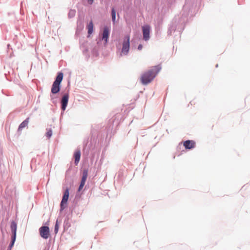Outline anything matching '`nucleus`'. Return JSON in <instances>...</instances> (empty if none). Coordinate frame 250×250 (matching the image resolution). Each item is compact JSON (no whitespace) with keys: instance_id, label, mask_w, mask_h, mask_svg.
Returning <instances> with one entry per match:
<instances>
[{"instance_id":"20e7f679","label":"nucleus","mask_w":250,"mask_h":250,"mask_svg":"<svg viewBox=\"0 0 250 250\" xmlns=\"http://www.w3.org/2000/svg\"><path fill=\"white\" fill-rule=\"evenodd\" d=\"M41 236L45 239L49 238L50 236L49 228L47 226L41 227L39 229Z\"/></svg>"},{"instance_id":"aec40b11","label":"nucleus","mask_w":250,"mask_h":250,"mask_svg":"<svg viewBox=\"0 0 250 250\" xmlns=\"http://www.w3.org/2000/svg\"><path fill=\"white\" fill-rule=\"evenodd\" d=\"M88 1L90 4H92L93 2V0H88Z\"/></svg>"},{"instance_id":"4468645a","label":"nucleus","mask_w":250,"mask_h":250,"mask_svg":"<svg viewBox=\"0 0 250 250\" xmlns=\"http://www.w3.org/2000/svg\"><path fill=\"white\" fill-rule=\"evenodd\" d=\"M87 29L88 30V35H91L93 31V23L92 21H91L87 25Z\"/></svg>"},{"instance_id":"6e6552de","label":"nucleus","mask_w":250,"mask_h":250,"mask_svg":"<svg viewBox=\"0 0 250 250\" xmlns=\"http://www.w3.org/2000/svg\"><path fill=\"white\" fill-rule=\"evenodd\" d=\"M69 99V94L68 93L65 94L62 97L61 100L62 109L64 111L67 106Z\"/></svg>"},{"instance_id":"ddd939ff","label":"nucleus","mask_w":250,"mask_h":250,"mask_svg":"<svg viewBox=\"0 0 250 250\" xmlns=\"http://www.w3.org/2000/svg\"><path fill=\"white\" fill-rule=\"evenodd\" d=\"M29 118H26L23 122H22L19 126L18 130H21L22 128L26 127L29 123Z\"/></svg>"},{"instance_id":"7ed1b4c3","label":"nucleus","mask_w":250,"mask_h":250,"mask_svg":"<svg viewBox=\"0 0 250 250\" xmlns=\"http://www.w3.org/2000/svg\"><path fill=\"white\" fill-rule=\"evenodd\" d=\"M129 40V36H126L124 38L121 55H126L128 53L130 48Z\"/></svg>"},{"instance_id":"f03ea898","label":"nucleus","mask_w":250,"mask_h":250,"mask_svg":"<svg viewBox=\"0 0 250 250\" xmlns=\"http://www.w3.org/2000/svg\"><path fill=\"white\" fill-rule=\"evenodd\" d=\"M62 79L63 73L62 72L59 73L51 87V91L52 94H57L60 91L61 88L60 84Z\"/></svg>"},{"instance_id":"0eeeda50","label":"nucleus","mask_w":250,"mask_h":250,"mask_svg":"<svg viewBox=\"0 0 250 250\" xmlns=\"http://www.w3.org/2000/svg\"><path fill=\"white\" fill-rule=\"evenodd\" d=\"M87 176H88L87 170H84L83 172V176H82V178L81 180V184L79 187V191H81L83 189V186L85 185V181L86 180Z\"/></svg>"},{"instance_id":"f8f14e48","label":"nucleus","mask_w":250,"mask_h":250,"mask_svg":"<svg viewBox=\"0 0 250 250\" xmlns=\"http://www.w3.org/2000/svg\"><path fill=\"white\" fill-rule=\"evenodd\" d=\"M81 157V152L80 150H77L75 152L74 158H75V164L77 165L80 161Z\"/></svg>"},{"instance_id":"2eb2a0df","label":"nucleus","mask_w":250,"mask_h":250,"mask_svg":"<svg viewBox=\"0 0 250 250\" xmlns=\"http://www.w3.org/2000/svg\"><path fill=\"white\" fill-rule=\"evenodd\" d=\"M111 16L112 20L113 23H115L116 19V11L114 8H113L111 10Z\"/></svg>"},{"instance_id":"dca6fc26","label":"nucleus","mask_w":250,"mask_h":250,"mask_svg":"<svg viewBox=\"0 0 250 250\" xmlns=\"http://www.w3.org/2000/svg\"><path fill=\"white\" fill-rule=\"evenodd\" d=\"M16 237H15V236H12L11 243V244L9 245V248L10 249H11L12 248V247L13 246V245L14 244V243H15V240H16Z\"/></svg>"},{"instance_id":"f3484780","label":"nucleus","mask_w":250,"mask_h":250,"mask_svg":"<svg viewBox=\"0 0 250 250\" xmlns=\"http://www.w3.org/2000/svg\"><path fill=\"white\" fill-rule=\"evenodd\" d=\"M52 132L51 130L50 129V130H48L47 132H46V136L48 138H50L52 136Z\"/></svg>"},{"instance_id":"9d476101","label":"nucleus","mask_w":250,"mask_h":250,"mask_svg":"<svg viewBox=\"0 0 250 250\" xmlns=\"http://www.w3.org/2000/svg\"><path fill=\"white\" fill-rule=\"evenodd\" d=\"M183 145L186 149H191L195 146V142L193 140H187L184 142Z\"/></svg>"},{"instance_id":"423d86ee","label":"nucleus","mask_w":250,"mask_h":250,"mask_svg":"<svg viewBox=\"0 0 250 250\" xmlns=\"http://www.w3.org/2000/svg\"><path fill=\"white\" fill-rule=\"evenodd\" d=\"M69 197V191L68 189H66L64 193L62 199L61 203V209H63L65 207L64 206V204H66Z\"/></svg>"},{"instance_id":"f257e3e1","label":"nucleus","mask_w":250,"mask_h":250,"mask_svg":"<svg viewBox=\"0 0 250 250\" xmlns=\"http://www.w3.org/2000/svg\"><path fill=\"white\" fill-rule=\"evenodd\" d=\"M161 65L159 64L153 66L150 69L144 72L140 78L142 84L146 85L151 83L161 71Z\"/></svg>"},{"instance_id":"39448f33","label":"nucleus","mask_w":250,"mask_h":250,"mask_svg":"<svg viewBox=\"0 0 250 250\" xmlns=\"http://www.w3.org/2000/svg\"><path fill=\"white\" fill-rule=\"evenodd\" d=\"M143 28V39L145 41H147L149 39V33H150V26L148 25H146L142 27Z\"/></svg>"},{"instance_id":"6ab92c4d","label":"nucleus","mask_w":250,"mask_h":250,"mask_svg":"<svg viewBox=\"0 0 250 250\" xmlns=\"http://www.w3.org/2000/svg\"><path fill=\"white\" fill-rule=\"evenodd\" d=\"M142 48H143V46H142V45H141V44H140V45L138 46V49L139 50H141V49H142Z\"/></svg>"},{"instance_id":"9b49d317","label":"nucleus","mask_w":250,"mask_h":250,"mask_svg":"<svg viewBox=\"0 0 250 250\" xmlns=\"http://www.w3.org/2000/svg\"><path fill=\"white\" fill-rule=\"evenodd\" d=\"M11 229L13 234V236L16 237V231H17V224L13 221L10 226Z\"/></svg>"},{"instance_id":"1a4fd4ad","label":"nucleus","mask_w":250,"mask_h":250,"mask_svg":"<svg viewBox=\"0 0 250 250\" xmlns=\"http://www.w3.org/2000/svg\"><path fill=\"white\" fill-rule=\"evenodd\" d=\"M110 29L107 26H105L104 28L103 33L102 34V39L104 41L105 43L106 44L108 42V40L109 36Z\"/></svg>"},{"instance_id":"a211bd4d","label":"nucleus","mask_w":250,"mask_h":250,"mask_svg":"<svg viewBox=\"0 0 250 250\" xmlns=\"http://www.w3.org/2000/svg\"><path fill=\"white\" fill-rule=\"evenodd\" d=\"M58 229H59L58 221V220H57V221L56 222L55 226V231L56 233H57L58 232Z\"/></svg>"}]
</instances>
